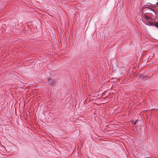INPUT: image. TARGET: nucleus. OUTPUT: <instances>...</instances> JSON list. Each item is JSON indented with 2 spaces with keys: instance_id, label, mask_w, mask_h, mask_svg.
Returning a JSON list of instances; mask_svg holds the SVG:
<instances>
[{
  "instance_id": "1",
  "label": "nucleus",
  "mask_w": 158,
  "mask_h": 158,
  "mask_svg": "<svg viewBox=\"0 0 158 158\" xmlns=\"http://www.w3.org/2000/svg\"><path fill=\"white\" fill-rule=\"evenodd\" d=\"M146 6L145 8H148L152 10H155L154 7L150 3H148L145 5Z\"/></svg>"
},
{
  "instance_id": "2",
  "label": "nucleus",
  "mask_w": 158,
  "mask_h": 158,
  "mask_svg": "<svg viewBox=\"0 0 158 158\" xmlns=\"http://www.w3.org/2000/svg\"><path fill=\"white\" fill-rule=\"evenodd\" d=\"M146 23H147V25L150 26H154V24L151 22L149 21L148 20H146Z\"/></svg>"
},
{
  "instance_id": "3",
  "label": "nucleus",
  "mask_w": 158,
  "mask_h": 158,
  "mask_svg": "<svg viewBox=\"0 0 158 158\" xmlns=\"http://www.w3.org/2000/svg\"><path fill=\"white\" fill-rule=\"evenodd\" d=\"M48 83L50 85H52L54 84V82L51 79H48Z\"/></svg>"
},
{
  "instance_id": "4",
  "label": "nucleus",
  "mask_w": 158,
  "mask_h": 158,
  "mask_svg": "<svg viewBox=\"0 0 158 158\" xmlns=\"http://www.w3.org/2000/svg\"><path fill=\"white\" fill-rule=\"evenodd\" d=\"M137 121L138 120H135V121H134V120H133V121H131V122L133 124H135L137 122Z\"/></svg>"
},
{
  "instance_id": "5",
  "label": "nucleus",
  "mask_w": 158,
  "mask_h": 158,
  "mask_svg": "<svg viewBox=\"0 0 158 158\" xmlns=\"http://www.w3.org/2000/svg\"><path fill=\"white\" fill-rule=\"evenodd\" d=\"M154 26H155L158 28V22L156 23V24H154Z\"/></svg>"
},
{
  "instance_id": "6",
  "label": "nucleus",
  "mask_w": 158,
  "mask_h": 158,
  "mask_svg": "<svg viewBox=\"0 0 158 158\" xmlns=\"http://www.w3.org/2000/svg\"><path fill=\"white\" fill-rule=\"evenodd\" d=\"M157 1V2H156L155 3V5H158V0H156ZM156 7H157V8H158V6H156Z\"/></svg>"
}]
</instances>
